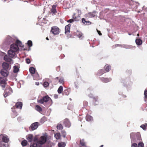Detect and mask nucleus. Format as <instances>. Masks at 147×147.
<instances>
[{"mask_svg": "<svg viewBox=\"0 0 147 147\" xmlns=\"http://www.w3.org/2000/svg\"><path fill=\"white\" fill-rule=\"evenodd\" d=\"M138 147H144V143L142 142H138Z\"/></svg>", "mask_w": 147, "mask_h": 147, "instance_id": "40", "label": "nucleus"}, {"mask_svg": "<svg viewBox=\"0 0 147 147\" xmlns=\"http://www.w3.org/2000/svg\"><path fill=\"white\" fill-rule=\"evenodd\" d=\"M106 72L105 70L103 69H102L98 70L97 75L98 76H100Z\"/></svg>", "mask_w": 147, "mask_h": 147, "instance_id": "20", "label": "nucleus"}, {"mask_svg": "<svg viewBox=\"0 0 147 147\" xmlns=\"http://www.w3.org/2000/svg\"><path fill=\"white\" fill-rule=\"evenodd\" d=\"M136 44L138 45H141L142 43V41L140 39H136Z\"/></svg>", "mask_w": 147, "mask_h": 147, "instance_id": "29", "label": "nucleus"}, {"mask_svg": "<svg viewBox=\"0 0 147 147\" xmlns=\"http://www.w3.org/2000/svg\"><path fill=\"white\" fill-rule=\"evenodd\" d=\"M13 92L11 88L9 86L7 87L4 93V96L5 97L9 95Z\"/></svg>", "mask_w": 147, "mask_h": 147, "instance_id": "5", "label": "nucleus"}, {"mask_svg": "<svg viewBox=\"0 0 147 147\" xmlns=\"http://www.w3.org/2000/svg\"><path fill=\"white\" fill-rule=\"evenodd\" d=\"M71 25L70 24H69L68 25L66 26L65 27V33L66 34L67 33H68L70 32V29Z\"/></svg>", "mask_w": 147, "mask_h": 147, "instance_id": "21", "label": "nucleus"}, {"mask_svg": "<svg viewBox=\"0 0 147 147\" xmlns=\"http://www.w3.org/2000/svg\"><path fill=\"white\" fill-rule=\"evenodd\" d=\"M65 143L64 142H61L58 144V146L59 147H65Z\"/></svg>", "mask_w": 147, "mask_h": 147, "instance_id": "36", "label": "nucleus"}, {"mask_svg": "<svg viewBox=\"0 0 147 147\" xmlns=\"http://www.w3.org/2000/svg\"><path fill=\"white\" fill-rule=\"evenodd\" d=\"M55 137L57 140L60 139L61 137V135L60 133H57L55 135Z\"/></svg>", "mask_w": 147, "mask_h": 147, "instance_id": "38", "label": "nucleus"}, {"mask_svg": "<svg viewBox=\"0 0 147 147\" xmlns=\"http://www.w3.org/2000/svg\"><path fill=\"white\" fill-rule=\"evenodd\" d=\"M7 80V78L0 77V85L2 88H4L5 87Z\"/></svg>", "mask_w": 147, "mask_h": 147, "instance_id": "4", "label": "nucleus"}, {"mask_svg": "<svg viewBox=\"0 0 147 147\" xmlns=\"http://www.w3.org/2000/svg\"><path fill=\"white\" fill-rule=\"evenodd\" d=\"M19 49L18 46L16 44H13L10 46V50L16 52L19 50Z\"/></svg>", "mask_w": 147, "mask_h": 147, "instance_id": "9", "label": "nucleus"}, {"mask_svg": "<svg viewBox=\"0 0 147 147\" xmlns=\"http://www.w3.org/2000/svg\"><path fill=\"white\" fill-rule=\"evenodd\" d=\"M27 44L29 47H31L32 45V41L30 40H29L28 41Z\"/></svg>", "mask_w": 147, "mask_h": 147, "instance_id": "44", "label": "nucleus"}, {"mask_svg": "<svg viewBox=\"0 0 147 147\" xmlns=\"http://www.w3.org/2000/svg\"><path fill=\"white\" fill-rule=\"evenodd\" d=\"M69 94V92L67 89L65 90L63 92V94L65 95H68Z\"/></svg>", "mask_w": 147, "mask_h": 147, "instance_id": "43", "label": "nucleus"}, {"mask_svg": "<svg viewBox=\"0 0 147 147\" xmlns=\"http://www.w3.org/2000/svg\"><path fill=\"white\" fill-rule=\"evenodd\" d=\"M111 67L110 65L108 64H106L104 67L105 70L106 72H108L111 70Z\"/></svg>", "mask_w": 147, "mask_h": 147, "instance_id": "25", "label": "nucleus"}, {"mask_svg": "<svg viewBox=\"0 0 147 147\" xmlns=\"http://www.w3.org/2000/svg\"><path fill=\"white\" fill-rule=\"evenodd\" d=\"M26 63L28 64H29L30 62V60L29 59H27L26 60Z\"/></svg>", "mask_w": 147, "mask_h": 147, "instance_id": "49", "label": "nucleus"}, {"mask_svg": "<svg viewBox=\"0 0 147 147\" xmlns=\"http://www.w3.org/2000/svg\"><path fill=\"white\" fill-rule=\"evenodd\" d=\"M22 106V104L21 102H17L16 104V106L17 108L21 109Z\"/></svg>", "mask_w": 147, "mask_h": 147, "instance_id": "22", "label": "nucleus"}, {"mask_svg": "<svg viewBox=\"0 0 147 147\" xmlns=\"http://www.w3.org/2000/svg\"><path fill=\"white\" fill-rule=\"evenodd\" d=\"M131 147H138L137 144L136 143H133L131 145Z\"/></svg>", "mask_w": 147, "mask_h": 147, "instance_id": "47", "label": "nucleus"}, {"mask_svg": "<svg viewBox=\"0 0 147 147\" xmlns=\"http://www.w3.org/2000/svg\"><path fill=\"white\" fill-rule=\"evenodd\" d=\"M63 90V86H60L59 87V88L58 89V93L59 94H61V93Z\"/></svg>", "mask_w": 147, "mask_h": 147, "instance_id": "39", "label": "nucleus"}, {"mask_svg": "<svg viewBox=\"0 0 147 147\" xmlns=\"http://www.w3.org/2000/svg\"><path fill=\"white\" fill-rule=\"evenodd\" d=\"M7 0H4V1H6Z\"/></svg>", "mask_w": 147, "mask_h": 147, "instance_id": "61", "label": "nucleus"}, {"mask_svg": "<svg viewBox=\"0 0 147 147\" xmlns=\"http://www.w3.org/2000/svg\"><path fill=\"white\" fill-rule=\"evenodd\" d=\"M39 123L38 122H35L32 123L30 127L32 130H34L36 129L38 126Z\"/></svg>", "mask_w": 147, "mask_h": 147, "instance_id": "11", "label": "nucleus"}, {"mask_svg": "<svg viewBox=\"0 0 147 147\" xmlns=\"http://www.w3.org/2000/svg\"><path fill=\"white\" fill-rule=\"evenodd\" d=\"M59 82L61 84H63L64 82V80L63 78H60L59 80Z\"/></svg>", "mask_w": 147, "mask_h": 147, "instance_id": "46", "label": "nucleus"}, {"mask_svg": "<svg viewBox=\"0 0 147 147\" xmlns=\"http://www.w3.org/2000/svg\"><path fill=\"white\" fill-rule=\"evenodd\" d=\"M137 35H138V36H139V34H137Z\"/></svg>", "mask_w": 147, "mask_h": 147, "instance_id": "63", "label": "nucleus"}, {"mask_svg": "<svg viewBox=\"0 0 147 147\" xmlns=\"http://www.w3.org/2000/svg\"><path fill=\"white\" fill-rule=\"evenodd\" d=\"M63 123L65 127H69L71 125L70 121L67 119H65L64 120Z\"/></svg>", "mask_w": 147, "mask_h": 147, "instance_id": "13", "label": "nucleus"}, {"mask_svg": "<svg viewBox=\"0 0 147 147\" xmlns=\"http://www.w3.org/2000/svg\"><path fill=\"white\" fill-rule=\"evenodd\" d=\"M9 66V65L8 64L5 62H4L2 64V66L3 67V69L7 70L8 69Z\"/></svg>", "mask_w": 147, "mask_h": 147, "instance_id": "23", "label": "nucleus"}, {"mask_svg": "<svg viewBox=\"0 0 147 147\" xmlns=\"http://www.w3.org/2000/svg\"><path fill=\"white\" fill-rule=\"evenodd\" d=\"M37 138H34V139H33V141H34L35 142V141H36L37 140Z\"/></svg>", "mask_w": 147, "mask_h": 147, "instance_id": "55", "label": "nucleus"}, {"mask_svg": "<svg viewBox=\"0 0 147 147\" xmlns=\"http://www.w3.org/2000/svg\"><path fill=\"white\" fill-rule=\"evenodd\" d=\"M81 13L80 11L78 9H77L76 12L74 14L73 18L75 21H78V20L77 19L80 17Z\"/></svg>", "mask_w": 147, "mask_h": 147, "instance_id": "8", "label": "nucleus"}, {"mask_svg": "<svg viewBox=\"0 0 147 147\" xmlns=\"http://www.w3.org/2000/svg\"><path fill=\"white\" fill-rule=\"evenodd\" d=\"M57 128L58 129L61 130L63 129V127L61 124L58 123L57 125Z\"/></svg>", "mask_w": 147, "mask_h": 147, "instance_id": "33", "label": "nucleus"}, {"mask_svg": "<svg viewBox=\"0 0 147 147\" xmlns=\"http://www.w3.org/2000/svg\"><path fill=\"white\" fill-rule=\"evenodd\" d=\"M4 59L5 61L7 62H11L12 61V59L9 57L7 55H5L4 56Z\"/></svg>", "mask_w": 147, "mask_h": 147, "instance_id": "27", "label": "nucleus"}, {"mask_svg": "<svg viewBox=\"0 0 147 147\" xmlns=\"http://www.w3.org/2000/svg\"><path fill=\"white\" fill-rule=\"evenodd\" d=\"M42 146L39 145L37 143L35 142L31 143L30 145V147H41Z\"/></svg>", "mask_w": 147, "mask_h": 147, "instance_id": "26", "label": "nucleus"}, {"mask_svg": "<svg viewBox=\"0 0 147 147\" xmlns=\"http://www.w3.org/2000/svg\"><path fill=\"white\" fill-rule=\"evenodd\" d=\"M36 85H38L39 84V82H36Z\"/></svg>", "mask_w": 147, "mask_h": 147, "instance_id": "58", "label": "nucleus"}, {"mask_svg": "<svg viewBox=\"0 0 147 147\" xmlns=\"http://www.w3.org/2000/svg\"><path fill=\"white\" fill-rule=\"evenodd\" d=\"M88 96L92 98H93V97H94L93 95L92 94H90Z\"/></svg>", "mask_w": 147, "mask_h": 147, "instance_id": "51", "label": "nucleus"}, {"mask_svg": "<svg viewBox=\"0 0 147 147\" xmlns=\"http://www.w3.org/2000/svg\"><path fill=\"white\" fill-rule=\"evenodd\" d=\"M47 138L45 136H41L39 138V140L37 142V144L39 145L44 144L47 141Z\"/></svg>", "mask_w": 147, "mask_h": 147, "instance_id": "6", "label": "nucleus"}, {"mask_svg": "<svg viewBox=\"0 0 147 147\" xmlns=\"http://www.w3.org/2000/svg\"><path fill=\"white\" fill-rule=\"evenodd\" d=\"M86 119L88 121H91L93 120V118L91 116L87 115L86 117Z\"/></svg>", "mask_w": 147, "mask_h": 147, "instance_id": "24", "label": "nucleus"}, {"mask_svg": "<svg viewBox=\"0 0 147 147\" xmlns=\"http://www.w3.org/2000/svg\"><path fill=\"white\" fill-rule=\"evenodd\" d=\"M9 141V138L8 136L1 134L0 135V147H6V145L4 143H8Z\"/></svg>", "mask_w": 147, "mask_h": 147, "instance_id": "1", "label": "nucleus"}, {"mask_svg": "<svg viewBox=\"0 0 147 147\" xmlns=\"http://www.w3.org/2000/svg\"><path fill=\"white\" fill-rule=\"evenodd\" d=\"M97 30L99 35H102V33L100 32V31L98 30L97 29Z\"/></svg>", "mask_w": 147, "mask_h": 147, "instance_id": "52", "label": "nucleus"}, {"mask_svg": "<svg viewBox=\"0 0 147 147\" xmlns=\"http://www.w3.org/2000/svg\"><path fill=\"white\" fill-rule=\"evenodd\" d=\"M80 145L82 146H85V142L84 139L80 140Z\"/></svg>", "mask_w": 147, "mask_h": 147, "instance_id": "35", "label": "nucleus"}, {"mask_svg": "<svg viewBox=\"0 0 147 147\" xmlns=\"http://www.w3.org/2000/svg\"><path fill=\"white\" fill-rule=\"evenodd\" d=\"M21 144L23 147H24V146H26L28 144V142L26 140H23L21 142Z\"/></svg>", "mask_w": 147, "mask_h": 147, "instance_id": "30", "label": "nucleus"}, {"mask_svg": "<svg viewBox=\"0 0 147 147\" xmlns=\"http://www.w3.org/2000/svg\"><path fill=\"white\" fill-rule=\"evenodd\" d=\"M27 140H28V142H31L33 139V136L32 134H30L28 135L27 136Z\"/></svg>", "mask_w": 147, "mask_h": 147, "instance_id": "19", "label": "nucleus"}, {"mask_svg": "<svg viewBox=\"0 0 147 147\" xmlns=\"http://www.w3.org/2000/svg\"><path fill=\"white\" fill-rule=\"evenodd\" d=\"M19 71V68L18 67L15 66L13 67V72L14 73L18 72Z\"/></svg>", "mask_w": 147, "mask_h": 147, "instance_id": "31", "label": "nucleus"}, {"mask_svg": "<svg viewBox=\"0 0 147 147\" xmlns=\"http://www.w3.org/2000/svg\"><path fill=\"white\" fill-rule=\"evenodd\" d=\"M82 33H79V34L78 35V36L79 37H80L82 36Z\"/></svg>", "mask_w": 147, "mask_h": 147, "instance_id": "53", "label": "nucleus"}, {"mask_svg": "<svg viewBox=\"0 0 147 147\" xmlns=\"http://www.w3.org/2000/svg\"><path fill=\"white\" fill-rule=\"evenodd\" d=\"M61 133L62 136L65 138L66 137V132L64 130H62L61 131Z\"/></svg>", "mask_w": 147, "mask_h": 147, "instance_id": "42", "label": "nucleus"}, {"mask_svg": "<svg viewBox=\"0 0 147 147\" xmlns=\"http://www.w3.org/2000/svg\"><path fill=\"white\" fill-rule=\"evenodd\" d=\"M100 80L104 83H107L111 81L112 79L111 78H105L104 77H101L100 78Z\"/></svg>", "mask_w": 147, "mask_h": 147, "instance_id": "15", "label": "nucleus"}, {"mask_svg": "<svg viewBox=\"0 0 147 147\" xmlns=\"http://www.w3.org/2000/svg\"><path fill=\"white\" fill-rule=\"evenodd\" d=\"M103 145H101L100 147H103Z\"/></svg>", "mask_w": 147, "mask_h": 147, "instance_id": "59", "label": "nucleus"}, {"mask_svg": "<svg viewBox=\"0 0 147 147\" xmlns=\"http://www.w3.org/2000/svg\"><path fill=\"white\" fill-rule=\"evenodd\" d=\"M140 127L143 129L144 130H146L147 129V123H145L142 124L140 126Z\"/></svg>", "mask_w": 147, "mask_h": 147, "instance_id": "34", "label": "nucleus"}, {"mask_svg": "<svg viewBox=\"0 0 147 147\" xmlns=\"http://www.w3.org/2000/svg\"><path fill=\"white\" fill-rule=\"evenodd\" d=\"M74 19H69V20H67V22H69V23H71L73 22L74 21Z\"/></svg>", "mask_w": 147, "mask_h": 147, "instance_id": "48", "label": "nucleus"}, {"mask_svg": "<svg viewBox=\"0 0 147 147\" xmlns=\"http://www.w3.org/2000/svg\"><path fill=\"white\" fill-rule=\"evenodd\" d=\"M144 95L145 97L147 98V90H145L144 91Z\"/></svg>", "mask_w": 147, "mask_h": 147, "instance_id": "50", "label": "nucleus"}, {"mask_svg": "<svg viewBox=\"0 0 147 147\" xmlns=\"http://www.w3.org/2000/svg\"><path fill=\"white\" fill-rule=\"evenodd\" d=\"M8 54L10 57L13 58L16 55V52L10 50L8 52Z\"/></svg>", "mask_w": 147, "mask_h": 147, "instance_id": "16", "label": "nucleus"}, {"mask_svg": "<svg viewBox=\"0 0 147 147\" xmlns=\"http://www.w3.org/2000/svg\"><path fill=\"white\" fill-rule=\"evenodd\" d=\"M49 85V83L47 82H45L43 83V86L45 88L48 87Z\"/></svg>", "mask_w": 147, "mask_h": 147, "instance_id": "41", "label": "nucleus"}, {"mask_svg": "<svg viewBox=\"0 0 147 147\" xmlns=\"http://www.w3.org/2000/svg\"><path fill=\"white\" fill-rule=\"evenodd\" d=\"M97 12L96 11H94L92 12L88 13L86 15L88 18H92L94 17L97 14Z\"/></svg>", "mask_w": 147, "mask_h": 147, "instance_id": "10", "label": "nucleus"}, {"mask_svg": "<svg viewBox=\"0 0 147 147\" xmlns=\"http://www.w3.org/2000/svg\"><path fill=\"white\" fill-rule=\"evenodd\" d=\"M93 101L94 102H95L98 101V96L94 97H93Z\"/></svg>", "mask_w": 147, "mask_h": 147, "instance_id": "45", "label": "nucleus"}, {"mask_svg": "<svg viewBox=\"0 0 147 147\" xmlns=\"http://www.w3.org/2000/svg\"><path fill=\"white\" fill-rule=\"evenodd\" d=\"M45 119V117H43V118H42L41 119V120H44V119Z\"/></svg>", "mask_w": 147, "mask_h": 147, "instance_id": "56", "label": "nucleus"}, {"mask_svg": "<svg viewBox=\"0 0 147 147\" xmlns=\"http://www.w3.org/2000/svg\"><path fill=\"white\" fill-rule=\"evenodd\" d=\"M29 71L31 74H34L35 73V69L33 67H30L29 68Z\"/></svg>", "mask_w": 147, "mask_h": 147, "instance_id": "32", "label": "nucleus"}, {"mask_svg": "<svg viewBox=\"0 0 147 147\" xmlns=\"http://www.w3.org/2000/svg\"><path fill=\"white\" fill-rule=\"evenodd\" d=\"M82 22L86 25H89L91 24V22H90L86 20V19L84 18L82 19Z\"/></svg>", "mask_w": 147, "mask_h": 147, "instance_id": "17", "label": "nucleus"}, {"mask_svg": "<svg viewBox=\"0 0 147 147\" xmlns=\"http://www.w3.org/2000/svg\"><path fill=\"white\" fill-rule=\"evenodd\" d=\"M0 73L4 77H7L9 74V72L7 70L5 69H2L0 71Z\"/></svg>", "mask_w": 147, "mask_h": 147, "instance_id": "12", "label": "nucleus"}, {"mask_svg": "<svg viewBox=\"0 0 147 147\" xmlns=\"http://www.w3.org/2000/svg\"><path fill=\"white\" fill-rule=\"evenodd\" d=\"M55 79H57V80H59V77H57L55 78Z\"/></svg>", "mask_w": 147, "mask_h": 147, "instance_id": "57", "label": "nucleus"}, {"mask_svg": "<svg viewBox=\"0 0 147 147\" xmlns=\"http://www.w3.org/2000/svg\"><path fill=\"white\" fill-rule=\"evenodd\" d=\"M51 32L54 35H57L59 33V29L57 26H53L51 27Z\"/></svg>", "mask_w": 147, "mask_h": 147, "instance_id": "7", "label": "nucleus"}, {"mask_svg": "<svg viewBox=\"0 0 147 147\" xmlns=\"http://www.w3.org/2000/svg\"><path fill=\"white\" fill-rule=\"evenodd\" d=\"M46 39L47 40H49V39L47 37L46 38Z\"/></svg>", "mask_w": 147, "mask_h": 147, "instance_id": "60", "label": "nucleus"}, {"mask_svg": "<svg viewBox=\"0 0 147 147\" xmlns=\"http://www.w3.org/2000/svg\"><path fill=\"white\" fill-rule=\"evenodd\" d=\"M129 35H131V34H129Z\"/></svg>", "mask_w": 147, "mask_h": 147, "instance_id": "62", "label": "nucleus"}, {"mask_svg": "<svg viewBox=\"0 0 147 147\" xmlns=\"http://www.w3.org/2000/svg\"><path fill=\"white\" fill-rule=\"evenodd\" d=\"M51 98L48 95H46L43 97L42 98L38 100V102L39 103L44 104V103L48 102Z\"/></svg>", "mask_w": 147, "mask_h": 147, "instance_id": "3", "label": "nucleus"}, {"mask_svg": "<svg viewBox=\"0 0 147 147\" xmlns=\"http://www.w3.org/2000/svg\"><path fill=\"white\" fill-rule=\"evenodd\" d=\"M16 44L18 46L22 47V42L18 40H16Z\"/></svg>", "mask_w": 147, "mask_h": 147, "instance_id": "37", "label": "nucleus"}, {"mask_svg": "<svg viewBox=\"0 0 147 147\" xmlns=\"http://www.w3.org/2000/svg\"><path fill=\"white\" fill-rule=\"evenodd\" d=\"M131 138V141L133 142H136L138 143L142 142L141 136L140 133H131L130 134Z\"/></svg>", "mask_w": 147, "mask_h": 147, "instance_id": "2", "label": "nucleus"}, {"mask_svg": "<svg viewBox=\"0 0 147 147\" xmlns=\"http://www.w3.org/2000/svg\"><path fill=\"white\" fill-rule=\"evenodd\" d=\"M35 109L36 110L39 112H40L42 111V108L41 107L38 105H36V106Z\"/></svg>", "mask_w": 147, "mask_h": 147, "instance_id": "28", "label": "nucleus"}, {"mask_svg": "<svg viewBox=\"0 0 147 147\" xmlns=\"http://www.w3.org/2000/svg\"><path fill=\"white\" fill-rule=\"evenodd\" d=\"M34 80H39L41 78L37 73H35L32 75Z\"/></svg>", "mask_w": 147, "mask_h": 147, "instance_id": "18", "label": "nucleus"}, {"mask_svg": "<svg viewBox=\"0 0 147 147\" xmlns=\"http://www.w3.org/2000/svg\"><path fill=\"white\" fill-rule=\"evenodd\" d=\"M13 114H15V115L14 116H12V117L13 118H14L17 115H16V113H13Z\"/></svg>", "mask_w": 147, "mask_h": 147, "instance_id": "54", "label": "nucleus"}, {"mask_svg": "<svg viewBox=\"0 0 147 147\" xmlns=\"http://www.w3.org/2000/svg\"><path fill=\"white\" fill-rule=\"evenodd\" d=\"M56 5H54L52 6V8L51 9L50 13H52L53 16L55 15L56 13H57V11L56 9Z\"/></svg>", "mask_w": 147, "mask_h": 147, "instance_id": "14", "label": "nucleus"}]
</instances>
